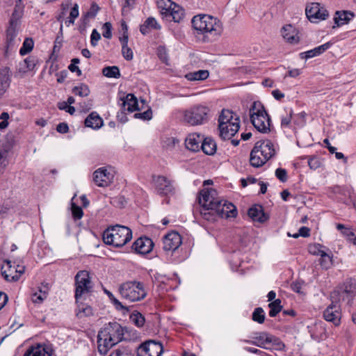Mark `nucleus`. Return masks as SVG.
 Returning <instances> with one entry per match:
<instances>
[{
  "mask_svg": "<svg viewBox=\"0 0 356 356\" xmlns=\"http://www.w3.org/2000/svg\"><path fill=\"white\" fill-rule=\"evenodd\" d=\"M163 352L161 343L148 341L140 345L138 348V356H161Z\"/></svg>",
  "mask_w": 356,
  "mask_h": 356,
  "instance_id": "obj_11",
  "label": "nucleus"
},
{
  "mask_svg": "<svg viewBox=\"0 0 356 356\" xmlns=\"http://www.w3.org/2000/svg\"><path fill=\"white\" fill-rule=\"evenodd\" d=\"M307 163L309 166V168L312 170H316L321 165V161L318 156H307Z\"/></svg>",
  "mask_w": 356,
  "mask_h": 356,
  "instance_id": "obj_55",
  "label": "nucleus"
},
{
  "mask_svg": "<svg viewBox=\"0 0 356 356\" xmlns=\"http://www.w3.org/2000/svg\"><path fill=\"white\" fill-rule=\"evenodd\" d=\"M331 46L330 42H326L322 45L315 47L313 49L302 52L300 54V57L302 59H309L317 56L325 52Z\"/></svg>",
  "mask_w": 356,
  "mask_h": 356,
  "instance_id": "obj_27",
  "label": "nucleus"
},
{
  "mask_svg": "<svg viewBox=\"0 0 356 356\" xmlns=\"http://www.w3.org/2000/svg\"><path fill=\"white\" fill-rule=\"evenodd\" d=\"M281 303L282 301L280 299H276L268 304V307L270 309L268 314L270 317L276 316L277 314L281 312L282 309Z\"/></svg>",
  "mask_w": 356,
  "mask_h": 356,
  "instance_id": "obj_41",
  "label": "nucleus"
},
{
  "mask_svg": "<svg viewBox=\"0 0 356 356\" xmlns=\"http://www.w3.org/2000/svg\"><path fill=\"white\" fill-rule=\"evenodd\" d=\"M79 6L76 3L72 8L68 19L65 22V25L70 26L71 24H73L75 19L79 16Z\"/></svg>",
  "mask_w": 356,
  "mask_h": 356,
  "instance_id": "obj_49",
  "label": "nucleus"
},
{
  "mask_svg": "<svg viewBox=\"0 0 356 356\" xmlns=\"http://www.w3.org/2000/svg\"><path fill=\"white\" fill-rule=\"evenodd\" d=\"M165 17L168 20L180 22L184 17V10L178 4L175 3Z\"/></svg>",
  "mask_w": 356,
  "mask_h": 356,
  "instance_id": "obj_29",
  "label": "nucleus"
},
{
  "mask_svg": "<svg viewBox=\"0 0 356 356\" xmlns=\"http://www.w3.org/2000/svg\"><path fill=\"white\" fill-rule=\"evenodd\" d=\"M131 321L138 327H142L145 322V318L144 316L138 312H134L130 315Z\"/></svg>",
  "mask_w": 356,
  "mask_h": 356,
  "instance_id": "obj_43",
  "label": "nucleus"
},
{
  "mask_svg": "<svg viewBox=\"0 0 356 356\" xmlns=\"http://www.w3.org/2000/svg\"><path fill=\"white\" fill-rule=\"evenodd\" d=\"M216 194L214 190H207L200 192L198 197L199 204L200 205V213L202 217L208 221H215L217 217H219L216 209L215 195Z\"/></svg>",
  "mask_w": 356,
  "mask_h": 356,
  "instance_id": "obj_5",
  "label": "nucleus"
},
{
  "mask_svg": "<svg viewBox=\"0 0 356 356\" xmlns=\"http://www.w3.org/2000/svg\"><path fill=\"white\" fill-rule=\"evenodd\" d=\"M75 196H74L71 200V210L73 218L75 220L80 219L83 216V211L81 207L77 206L74 202V200Z\"/></svg>",
  "mask_w": 356,
  "mask_h": 356,
  "instance_id": "obj_52",
  "label": "nucleus"
},
{
  "mask_svg": "<svg viewBox=\"0 0 356 356\" xmlns=\"http://www.w3.org/2000/svg\"><path fill=\"white\" fill-rule=\"evenodd\" d=\"M275 176L282 182H285L287 180V172L284 168H277L275 170Z\"/></svg>",
  "mask_w": 356,
  "mask_h": 356,
  "instance_id": "obj_64",
  "label": "nucleus"
},
{
  "mask_svg": "<svg viewBox=\"0 0 356 356\" xmlns=\"http://www.w3.org/2000/svg\"><path fill=\"white\" fill-rule=\"evenodd\" d=\"M121 108L127 110L129 113L140 110L138 107V100L134 94L129 93L120 98Z\"/></svg>",
  "mask_w": 356,
  "mask_h": 356,
  "instance_id": "obj_22",
  "label": "nucleus"
},
{
  "mask_svg": "<svg viewBox=\"0 0 356 356\" xmlns=\"http://www.w3.org/2000/svg\"><path fill=\"white\" fill-rule=\"evenodd\" d=\"M47 297L45 291H39V293H34L31 296V300L33 303L41 304Z\"/></svg>",
  "mask_w": 356,
  "mask_h": 356,
  "instance_id": "obj_54",
  "label": "nucleus"
},
{
  "mask_svg": "<svg viewBox=\"0 0 356 356\" xmlns=\"http://www.w3.org/2000/svg\"><path fill=\"white\" fill-rule=\"evenodd\" d=\"M355 14L348 10H339L335 13L334 22L336 26L339 27L348 24L353 17Z\"/></svg>",
  "mask_w": 356,
  "mask_h": 356,
  "instance_id": "obj_25",
  "label": "nucleus"
},
{
  "mask_svg": "<svg viewBox=\"0 0 356 356\" xmlns=\"http://www.w3.org/2000/svg\"><path fill=\"white\" fill-rule=\"evenodd\" d=\"M271 335L266 332H258L253 337V340H245V341L260 348H267L266 345L270 343Z\"/></svg>",
  "mask_w": 356,
  "mask_h": 356,
  "instance_id": "obj_24",
  "label": "nucleus"
},
{
  "mask_svg": "<svg viewBox=\"0 0 356 356\" xmlns=\"http://www.w3.org/2000/svg\"><path fill=\"white\" fill-rule=\"evenodd\" d=\"M248 216L254 222L263 223L268 219V216L264 213L262 206L255 204L248 211Z\"/></svg>",
  "mask_w": 356,
  "mask_h": 356,
  "instance_id": "obj_23",
  "label": "nucleus"
},
{
  "mask_svg": "<svg viewBox=\"0 0 356 356\" xmlns=\"http://www.w3.org/2000/svg\"><path fill=\"white\" fill-rule=\"evenodd\" d=\"M211 118V109L204 104H197L186 109L183 113V120L191 126L206 124Z\"/></svg>",
  "mask_w": 356,
  "mask_h": 356,
  "instance_id": "obj_4",
  "label": "nucleus"
},
{
  "mask_svg": "<svg viewBox=\"0 0 356 356\" xmlns=\"http://www.w3.org/2000/svg\"><path fill=\"white\" fill-rule=\"evenodd\" d=\"M131 238V230L126 226L120 225L109 227L103 233L104 242L116 248L122 247Z\"/></svg>",
  "mask_w": 356,
  "mask_h": 356,
  "instance_id": "obj_3",
  "label": "nucleus"
},
{
  "mask_svg": "<svg viewBox=\"0 0 356 356\" xmlns=\"http://www.w3.org/2000/svg\"><path fill=\"white\" fill-rule=\"evenodd\" d=\"M122 298L129 302H136L144 299L147 295L142 282L129 281L122 283L119 287Z\"/></svg>",
  "mask_w": 356,
  "mask_h": 356,
  "instance_id": "obj_7",
  "label": "nucleus"
},
{
  "mask_svg": "<svg viewBox=\"0 0 356 356\" xmlns=\"http://www.w3.org/2000/svg\"><path fill=\"white\" fill-rule=\"evenodd\" d=\"M34 42L31 38H26L23 42L22 47L19 49V54L24 56L29 54L33 48Z\"/></svg>",
  "mask_w": 356,
  "mask_h": 356,
  "instance_id": "obj_45",
  "label": "nucleus"
},
{
  "mask_svg": "<svg viewBox=\"0 0 356 356\" xmlns=\"http://www.w3.org/2000/svg\"><path fill=\"white\" fill-rule=\"evenodd\" d=\"M8 149L3 148L0 149V173H2L8 165L7 157Z\"/></svg>",
  "mask_w": 356,
  "mask_h": 356,
  "instance_id": "obj_50",
  "label": "nucleus"
},
{
  "mask_svg": "<svg viewBox=\"0 0 356 356\" xmlns=\"http://www.w3.org/2000/svg\"><path fill=\"white\" fill-rule=\"evenodd\" d=\"M257 152V149H252L250 152V165L254 168L261 167L267 162L264 157L258 154Z\"/></svg>",
  "mask_w": 356,
  "mask_h": 356,
  "instance_id": "obj_38",
  "label": "nucleus"
},
{
  "mask_svg": "<svg viewBox=\"0 0 356 356\" xmlns=\"http://www.w3.org/2000/svg\"><path fill=\"white\" fill-rule=\"evenodd\" d=\"M24 13V5L22 0H17L15 8L9 22L20 24V19Z\"/></svg>",
  "mask_w": 356,
  "mask_h": 356,
  "instance_id": "obj_35",
  "label": "nucleus"
},
{
  "mask_svg": "<svg viewBox=\"0 0 356 356\" xmlns=\"http://www.w3.org/2000/svg\"><path fill=\"white\" fill-rule=\"evenodd\" d=\"M20 24L9 22V26L7 29L6 44L8 48H13L20 41L17 38L19 30Z\"/></svg>",
  "mask_w": 356,
  "mask_h": 356,
  "instance_id": "obj_21",
  "label": "nucleus"
},
{
  "mask_svg": "<svg viewBox=\"0 0 356 356\" xmlns=\"http://www.w3.org/2000/svg\"><path fill=\"white\" fill-rule=\"evenodd\" d=\"M323 248V246L319 243L310 245L309 246V252L312 254L320 256L324 252L322 249Z\"/></svg>",
  "mask_w": 356,
  "mask_h": 356,
  "instance_id": "obj_56",
  "label": "nucleus"
},
{
  "mask_svg": "<svg viewBox=\"0 0 356 356\" xmlns=\"http://www.w3.org/2000/svg\"><path fill=\"white\" fill-rule=\"evenodd\" d=\"M293 111L291 108H285L284 114L281 116V126L283 128H290L292 120H293Z\"/></svg>",
  "mask_w": 356,
  "mask_h": 356,
  "instance_id": "obj_39",
  "label": "nucleus"
},
{
  "mask_svg": "<svg viewBox=\"0 0 356 356\" xmlns=\"http://www.w3.org/2000/svg\"><path fill=\"white\" fill-rule=\"evenodd\" d=\"M105 293L108 296L111 302L115 306V308L118 310L122 312L123 315H126L129 312V307L124 306L122 304L121 302H120L115 297L113 296V294L110 292L108 290H105Z\"/></svg>",
  "mask_w": 356,
  "mask_h": 356,
  "instance_id": "obj_37",
  "label": "nucleus"
},
{
  "mask_svg": "<svg viewBox=\"0 0 356 356\" xmlns=\"http://www.w3.org/2000/svg\"><path fill=\"white\" fill-rule=\"evenodd\" d=\"M239 128V117L229 109H222L218 118L220 137L223 140H230Z\"/></svg>",
  "mask_w": 356,
  "mask_h": 356,
  "instance_id": "obj_2",
  "label": "nucleus"
},
{
  "mask_svg": "<svg viewBox=\"0 0 356 356\" xmlns=\"http://www.w3.org/2000/svg\"><path fill=\"white\" fill-rule=\"evenodd\" d=\"M154 247V243L147 236L138 238L132 245V250L136 254H146L149 253Z\"/></svg>",
  "mask_w": 356,
  "mask_h": 356,
  "instance_id": "obj_19",
  "label": "nucleus"
},
{
  "mask_svg": "<svg viewBox=\"0 0 356 356\" xmlns=\"http://www.w3.org/2000/svg\"><path fill=\"white\" fill-rule=\"evenodd\" d=\"M175 3L171 0H159L158 2L159 7L161 8V14L164 16L170 11V9L175 5Z\"/></svg>",
  "mask_w": 356,
  "mask_h": 356,
  "instance_id": "obj_46",
  "label": "nucleus"
},
{
  "mask_svg": "<svg viewBox=\"0 0 356 356\" xmlns=\"http://www.w3.org/2000/svg\"><path fill=\"white\" fill-rule=\"evenodd\" d=\"M252 320L258 323H263L265 321V313L261 307H257L252 313Z\"/></svg>",
  "mask_w": 356,
  "mask_h": 356,
  "instance_id": "obj_48",
  "label": "nucleus"
},
{
  "mask_svg": "<svg viewBox=\"0 0 356 356\" xmlns=\"http://www.w3.org/2000/svg\"><path fill=\"white\" fill-rule=\"evenodd\" d=\"M20 70L25 72L33 70L35 65V59L33 56H29L25 58L22 63L20 64Z\"/></svg>",
  "mask_w": 356,
  "mask_h": 356,
  "instance_id": "obj_44",
  "label": "nucleus"
},
{
  "mask_svg": "<svg viewBox=\"0 0 356 356\" xmlns=\"http://www.w3.org/2000/svg\"><path fill=\"white\" fill-rule=\"evenodd\" d=\"M115 174L113 167H101L93 172V181L97 186L106 187L113 182Z\"/></svg>",
  "mask_w": 356,
  "mask_h": 356,
  "instance_id": "obj_9",
  "label": "nucleus"
},
{
  "mask_svg": "<svg viewBox=\"0 0 356 356\" xmlns=\"http://www.w3.org/2000/svg\"><path fill=\"white\" fill-rule=\"evenodd\" d=\"M270 340V343H272L275 346V348L277 350H284L286 346L284 343L279 338L273 335H271Z\"/></svg>",
  "mask_w": 356,
  "mask_h": 356,
  "instance_id": "obj_59",
  "label": "nucleus"
},
{
  "mask_svg": "<svg viewBox=\"0 0 356 356\" xmlns=\"http://www.w3.org/2000/svg\"><path fill=\"white\" fill-rule=\"evenodd\" d=\"M204 19H207V22L203 34L207 36L211 35L212 38L220 35L222 32L221 22L216 18L210 15H205Z\"/></svg>",
  "mask_w": 356,
  "mask_h": 356,
  "instance_id": "obj_17",
  "label": "nucleus"
},
{
  "mask_svg": "<svg viewBox=\"0 0 356 356\" xmlns=\"http://www.w3.org/2000/svg\"><path fill=\"white\" fill-rule=\"evenodd\" d=\"M339 302H333L325 309L323 312V318L325 321L332 322L336 326L340 324L341 313Z\"/></svg>",
  "mask_w": 356,
  "mask_h": 356,
  "instance_id": "obj_16",
  "label": "nucleus"
},
{
  "mask_svg": "<svg viewBox=\"0 0 356 356\" xmlns=\"http://www.w3.org/2000/svg\"><path fill=\"white\" fill-rule=\"evenodd\" d=\"M10 82L9 69L4 67L0 71V98L8 88Z\"/></svg>",
  "mask_w": 356,
  "mask_h": 356,
  "instance_id": "obj_31",
  "label": "nucleus"
},
{
  "mask_svg": "<svg viewBox=\"0 0 356 356\" xmlns=\"http://www.w3.org/2000/svg\"><path fill=\"white\" fill-rule=\"evenodd\" d=\"M122 54L125 60H131L133 59V51L128 45L122 47Z\"/></svg>",
  "mask_w": 356,
  "mask_h": 356,
  "instance_id": "obj_63",
  "label": "nucleus"
},
{
  "mask_svg": "<svg viewBox=\"0 0 356 356\" xmlns=\"http://www.w3.org/2000/svg\"><path fill=\"white\" fill-rule=\"evenodd\" d=\"M202 137L197 134H189L185 140L186 147L191 151L199 150Z\"/></svg>",
  "mask_w": 356,
  "mask_h": 356,
  "instance_id": "obj_28",
  "label": "nucleus"
},
{
  "mask_svg": "<svg viewBox=\"0 0 356 356\" xmlns=\"http://www.w3.org/2000/svg\"><path fill=\"white\" fill-rule=\"evenodd\" d=\"M130 332L127 327H122L117 322L106 324L98 332L97 349L101 355H106L114 346L128 339Z\"/></svg>",
  "mask_w": 356,
  "mask_h": 356,
  "instance_id": "obj_1",
  "label": "nucleus"
},
{
  "mask_svg": "<svg viewBox=\"0 0 356 356\" xmlns=\"http://www.w3.org/2000/svg\"><path fill=\"white\" fill-rule=\"evenodd\" d=\"M181 244V236L177 232L167 234L163 238V249L166 252H173Z\"/></svg>",
  "mask_w": 356,
  "mask_h": 356,
  "instance_id": "obj_15",
  "label": "nucleus"
},
{
  "mask_svg": "<svg viewBox=\"0 0 356 356\" xmlns=\"http://www.w3.org/2000/svg\"><path fill=\"white\" fill-rule=\"evenodd\" d=\"M104 124L102 118L97 112L90 113V129H99Z\"/></svg>",
  "mask_w": 356,
  "mask_h": 356,
  "instance_id": "obj_42",
  "label": "nucleus"
},
{
  "mask_svg": "<svg viewBox=\"0 0 356 356\" xmlns=\"http://www.w3.org/2000/svg\"><path fill=\"white\" fill-rule=\"evenodd\" d=\"M305 14L312 22H316V20H324L329 15L328 11L318 3H311L307 5Z\"/></svg>",
  "mask_w": 356,
  "mask_h": 356,
  "instance_id": "obj_12",
  "label": "nucleus"
},
{
  "mask_svg": "<svg viewBox=\"0 0 356 356\" xmlns=\"http://www.w3.org/2000/svg\"><path fill=\"white\" fill-rule=\"evenodd\" d=\"M205 15H196L192 19L191 23L193 27L198 32V33H204L207 22V19H204Z\"/></svg>",
  "mask_w": 356,
  "mask_h": 356,
  "instance_id": "obj_33",
  "label": "nucleus"
},
{
  "mask_svg": "<svg viewBox=\"0 0 356 356\" xmlns=\"http://www.w3.org/2000/svg\"><path fill=\"white\" fill-rule=\"evenodd\" d=\"M253 149H257L258 154H260L268 161L275 154V150L273 143L269 140H260L255 143Z\"/></svg>",
  "mask_w": 356,
  "mask_h": 356,
  "instance_id": "obj_18",
  "label": "nucleus"
},
{
  "mask_svg": "<svg viewBox=\"0 0 356 356\" xmlns=\"http://www.w3.org/2000/svg\"><path fill=\"white\" fill-rule=\"evenodd\" d=\"M202 151L208 155H213L216 151V144L211 138H205L201 143Z\"/></svg>",
  "mask_w": 356,
  "mask_h": 356,
  "instance_id": "obj_34",
  "label": "nucleus"
},
{
  "mask_svg": "<svg viewBox=\"0 0 356 356\" xmlns=\"http://www.w3.org/2000/svg\"><path fill=\"white\" fill-rule=\"evenodd\" d=\"M72 91L75 95H79L80 97H87L89 95V88L88 86L85 84H81L79 86H75Z\"/></svg>",
  "mask_w": 356,
  "mask_h": 356,
  "instance_id": "obj_53",
  "label": "nucleus"
},
{
  "mask_svg": "<svg viewBox=\"0 0 356 356\" xmlns=\"http://www.w3.org/2000/svg\"><path fill=\"white\" fill-rule=\"evenodd\" d=\"M58 108L60 110H64L70 114L72 115L75 112V108L70 104H67L66 102H62L58 104Z\"/></svg>",
  "mask_w": 356,
  "mask_h": 356,
  "instance_id": "obj_62",
  "label": "nucleus"
},
{
  "mask_svg": "<svg viewBox=\"0 0 356 356\" xmlns=\"http://www.w3.org/2000/svg\"><path fill=\"white\" fill-rule=\"evenodd\" d=\"M6 263L8 266L7 270H3V266L1 268V274L4 279L8 282H17L19 280V274H17L15 266L11 265L10 261L6 260Z\"/></svg>",
  "mask_w": 356,
  "mask_h": 356,
  "instance_id": "obj_30",
  "label": "nucleus"
},
{
  "mask_svg": "<svg viewBox=\"0 0 356 356\" xmlns=\"http://www.w3.org/2000/svg\"><path fill=\"white\" fill-rule=\"evenodd\" d=\"M320 264L324 268H328L332 263V258L325 251L320 255Z\"/></svg>",
  "mask_w": 356,
  "mask_h": 356,
  "instance_id": "obj_58",
  "label": "nucleus"
},
{
  "mask_svg": "<svg viewBox=\"0 0 356 356\" xmlns=\"http://www.w3.org/2000/svg\"><path fill=\"white\" fill-rule=\"evenodd\" d=\"M250 115L252 124L259 132L266 134L270 131V118L260 102H253Z\"/></svg>",
  "mask_w": 356,
  "mask_h": 356,
  "instance_id": "obj_6",
  "label": "nucleus"
},
{
  "mask_svg": "<svg viewBox=\"0 0 356 356\" xmlns=\"http://www.w3.org/2000/svg\"><path fill=\"white\" fill-rule=\"evenodd\" d=\"M108 356H133V354L130 348L122 346L113 350Z\"/></svg>",
  "mask_w": 356,
  "mask_h": 356,
  "instance_id": "obj_47",
  "label": "nucleus"
},
{
  "mask_svg": "<svg viewBox=\"0 0 356 356\" xmlns=\"http://www.w3.org/2000/svg\"><path fill=\"white\" fill-rule=\"evenodd\" d=\"M219 217L230 218L236 217L237 215L236 207L231 202L220 200L215 197V204Z\"/></svg>",
  "mask_w": 356,
  "mask_h": 356,
  "instance_id": "obj_14",
  "label": "nucleus"
},
{
  "mask_svg": "<svg viewBox=\"0 0 356 356\" xmlns=\"http://www.w3.org/2000/svg\"><path fill=\"white\" fill-rule=\"evenodd\" d=\"M282 34L283 38L291 44H296L299 41L297 31L291 24H288L282 27Z\"/></svg>",
  "mask_w": 356,
  "mask_h": 356,
  "instance_id": "obj_26",
  "label": "nucleus"
},
{
  "mask_svg": "<svg viewBox=\"0 0 356 356\" xmlns=\"http://www.w3.org/2000/svg\"><path fill=\"white\" fill-rule=\"evenodd\" d=\"M134 118L142 119L143 120H149L152 118V111L151 108H148L147 111L143 113H136L134 115Z\"/></svg>",
  "mask_w": 356,
  "mask_h": 356,
  "instance_id": "obj_57",
  "label": "nucleus"
},
{
  "mask_svg": "<svg viewBox=\"0 0 356 356\" xmlns=\"http://www.w3.org/2000/svg\"><path fill=\"white\" fill-rule=\"evenodd\" d=\"M153 182L156 193L160 195H168L175 192V187L171 180L164 176H153Z\"/></svg>",
  "mask_w": 356,
  "mask_h": 356,
  "instance_id": "obj_13",
  "label": "nucleus"
},
{
  "mask_svg": "<svg viewBox=\"0 0 356 356\" xmlns=\"http://www.w3.org/2000/svg\"><path fill=\"white\" fill-rule=\"evenodd\" d=\"M102 74L108 78L118 79L120 77V69L118 66H108L102 69Z\"/></svg>",
  "mask_w": 356,
  "mask_h": 356,
  "instance_id": "obj_40",
  "label": "nucleus"
},
{
  "mask_svg": "<svg viewBox=\"0 0 356 356\" xmlns=\"http://www.w3.org/2000/svg\"><path fill=\"white\" fill-rule=\"evenodd\" d=\"M75 298L79 303L82 295L89 291V271H79L75 276Z\"/></svg>",
  "mask_w": 356,
  "mask_h": 356,
  "instance_id": "obj_10",
  "label": "nucleus"
},
{
  "mask_svg": "<svg viewBox=\"0 0 356 356\" xmlns=\"http://www.w3.org/2000/svg\"><path fill=\"white\" fill-rule=\"evenodd\" d=\"M161 26L154 17H148L145 22L140 25V31L143 35H147L150 32L151 29L159 30Z\"/></svg>",
  "mask_w": 356,
  "mask_h": 356,
  "instance_id": "obj_32",
  "label": "nucleus"
},
{
  "mask_svg": "<svg viewBox=\"0 0 356 356\" xmlns=\"http://www.w3.org/2000/svg\"><path fill=\"white\" fill-rule=\"evenodd\" d=\"M103 33L102 35L104 38L110 39L112 38V25L110 22H106L102 26Z\"/></svg>",
  "mask_w": 356,
  "mask_h": 356,
  "instance_id": "obj_61",
  "label": "nucleus"
},
{
  "mask_svg": "<svg viewBox=\"0 0 356 356\" xmlns=\"http://www.w3.org/2000/svg\"><path fill=\"white\" fill-rule=\"evenodd\" d=\"M355 295L356 280L348 278L331 293L330 298L333 302L346 301L350 305Z\"/></svg>",
  "mask_w": 356,
  "mask_h": 356,
  "instance_id": "obj_8",
  "label": "nucleus"
},
{
  "mask_svg": "<svg viewBox=\"0 0 356 356\" xmlns=\"http://www.w3.org/2000/svg\"><path fill=\"white\" fill-rule=\"evenodd\" d=\"M305 113L301 112L293 117V122L299 127H303L305 122Z\"/></svg>",
  "mask_w": 356,
  "mask_h": 356,
  "instance_id": "obj_60",
  "label": "nucleus"
},
{
  "mask_svg": "<svg viewBox=\"0 0 356 356\" xmlns=\"http://www.w3.org/2000/svg\"><path fill=\"white\" fill-rule=\"evenodd\" d=\"M157 56L161 62L168 65L169 56L166 48L163 46H159L156 50Z\"/></svg>",
  "mask_w": 356,
  "mask_h": 356,
  "instance_id": "obj_51",
  "label": "nucleus"
},
{
  "mask_svg": "<svg viewBox=\"0 0 356 356\" xmlns=\"http://www.w3.org/2000/svg\"><path fill=\"white\" fill-rule=\"evenodd\" d=\"M53 351L51 344H38L27 350L24 356H51Z\"/></svg>",
  "mask_w": 356,
  "mask_h": 356,
  "instance_id": "obj_20",
  "label": "nucleus"
},
{
  "mask_svg": "<svg viewBox=\"0 0 356 356\" xmlns=\"http://www.w3.org/2000/svg\"><path fill=\"white\" fill-rule=\"evenodd\" d=\"M209 75L208 70H200L186 74L185 77L188 81H203L208 78Z\"/></svg>",
  "mask_w": 356,
  "mask_h": 356,
  "instance_id": "obj_36",
  "label": "nucleus"
}]
</instances>
